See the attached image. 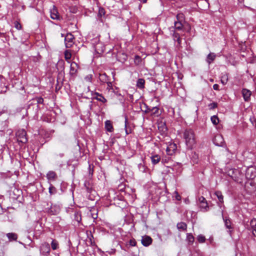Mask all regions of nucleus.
Instances as JSON below:
<instances>
[{"instance_id": "obj_1", "label": "nucleus", "mask_w": 256, "mask_h": 256, "mask_svg": "<svg viewBox=\"0 0 256 256\" xmlns=\"http://www.w3.org/2000/svg\"><path fill=\"white\" fill-rule=\"evenodd\" d=\"M184 138L185 140L186 144L187 147L192 149L193 146L196 144L195 135L192 129H186L184 132Z\"/></svg>"}, {"instance_id": "obj_2", "label": "nucleus", "mask_w": 256, "mask_h": 256, "mask_svg": "<svg viewBox=\"0 0 256 256\" xmlns=\"http://www.w3.org/2000/svg\"><path fill=\"white\" fill-rule=\"evenodd\" d=\"M16 138L19 144H23L28 142L26 133L24 130H19L16 132Z\"/></svg>"}, {"instance_id": "obj_3", "label": "nucleus", "mask_w": 256, "mask_h": 256, "mask_svg": "<svg viewBox=\"0 0 256 256\" xmlns=\"http://www.w3.org/2000/svg\"><path fill=\"white\" fill-rule=\"evenodd\" d=\"M199 206L203 212H208L209 210V206L206 198L201 196L198 198Z\"/></svg>"}, {"instance_id": "obj_4", "label": "nucleus", "mask_w": 256, "mask_h": 256, "mask_svg": "<svg viewBox=\"0 0 256 256\" xmlns=\"http://www.w3.org/2000/svg\"><path fill=\"white\" fill-rule=\"evenodd\" d=\"M50 18L54 20H60L61 17L58 12V10L55 6H53L52 8L50 10Z\"/></svg>"}, {"instance_id": "obj_5", "label": "nucleus", "mask_w": 256, "mask_h": 256, "mask_svg": "<svg viewBox=\"0 0 256 256\" xmlns=\"http://www.w3.org/2000/svg\"><path fill=\"white\" fill-rule=\"evenodd\" d=\"M46 177L48 184H52V182L56 180L58 178L56 173L52 170L48 171L46 174Z\"/></svg>"}, {"instance_id": "obj_6", "label": "nucleus", "mask_w": 256, "mask_h": 256, "mask_svg": "<svg viewBox=\"0 0 256 256\" xmlns=\"http://www.w3.org/2000/svg\"><path fill=\"white\" fill-rule=\"evenodd\" d=\"M74 36L71 34H68L65 36V44L66 48H71L73 44Z\"/></svg>"}, {"instance_id": "obj_7", "label": "nucleus", "mask_w": 256, "mask_h": 256, "mask_svg": "<svg viewBox=\"0 0 256 256\" xmlns=\"http://www.w3.org/2000/svg\"><path fill=\"white\" fill-rule=\"evenodd\" d=\"M223 220L224 222V225L226 228L228 229V232L230 236L232 235V232H233L234 228L232 226V222L229 218H224L222 216Z\"/></svg>"}, {"instance_id": "obj_8", "label": "nucleus", "mask_w": 256, "mask_h": 256, "mask_svg": "<svg viewBox=\"0 0 256 256\" xmlns=\"http://www.w3.org/2000/svg\"><path fill=\"white\" fill-rule=\"evenodd\" d=\"M91 94L92 96V98L96 99L99 102H102V103H106L107 102L106 100L102 95V94L93 91L91 92Z\"/></svg>"}, {"instance_id": "obj_9", "label": "nucleus", "mask_w": 256, "mask_h": 256, "mask_svg": "<svg viewBox=\"0 0 256 256\" xmlns=\"http://www.w3.org/2000/svg\"><path fill=\"white\" fill-rule=\"evenodd\" d=\"M152 239L148 236L145 235L142 238L141 242L144 246H148L152 244Z\"/></svg>"}, {"instance_id": "obj_10", "label": "nucleus", "mask_w": 256, "mask_h": 256, "mask_svg": "<svg viewBox=\"0 0 256 256\" xmlns=\"http://www.w3.org/2000/svg\"><path fill=\"white\" fill-rule=\"evenodd\" d=\"M177 149L176 144L174 143L170 144L166 148V151L168 155H172Z\"/></svg>"}, {"instance_id": "obj_11", "label": "nucleus", "mask_w": 256, "mask_h": 256, "mask_svg": "<svg viewBox=\"0 0 256 256\" xmlns=\"http://www.w3.org/2000/svg\"><path fill=\"white\" fill-rule=\"evenodd\" d=\"M242 93L244 100L246 102L249 101L250 100V96L252 95V92L248 89L243 88L242 90Z\"/></svg>"}, {"instance_id": "obj_12", "label": "nucleus", "mask_w": 256, "mask_h": 256, "mask_svg": "<svg viewBox=\"0 0 256 256\" xmlns=\"http://www.w3.org/2000/svg\"><path fill=\"white\" fill-rule=\"evenodd\" d=\"M50 250V245L48 243H44L42 244L41 251L44 256H47L49 254Z\"/></svg>"}, {"instance_id": "obj_13", "label": "nucleus", "mask_w": 256, "mask_h": 256, "mask_svg": "<svg viewBox=\"0 0 256 256\" xmlns=\"http://www.w3.org/2000/svg\"><path fill=\"white\" fill-rule=\"evenodd\" d=\"M213 142L216 146H222L224 139L221 135H217L214 138Z\"/></svg>"}, {"instance_id": "obj_14", "label": "nucleus", "mask_w": 256, "mask_h": 256, "mask_svg": "<svg viewBox=\"0 0 256 256\" xmlns=\"http://www.w3.org/2000/svg\"><path fill=\"white\" fill-rule=\"evenodd\" d=\"M170 29L184 32V26L182 22H174V27L170 28Z\"/></svg>"}, {"instance_id": "obj_15", "label": "nucleus", "mask_w": 256, "mask_h": 256, "mask_svg": "<svg viewBox=\"0 0 256 256\" xmlns=\"http://www.w3.org/2000/svg\"><path fill=\"white\" fill-rule=\"evenodd\" d=\"M78 65L76 62H72L70 64V75L73 76L77 72Z\"/></svg>"}, {"instance_id": "obj_16", "label": "nucleus", "mask_w": 256, "mask_h": 256, "mask_svg": "<svg viewBox=\"0 0 256 256\" xmlns=\"http://www.w3.org/2000/svg\"><path fill=\"white\" fill-rule=\"evenodd\" d=\"M6 236L10 242L16 241L18 238V234L14 232L8 233Z\"/></svg>"}, {"instance_id": "obj_17", "label": "nucleus", "mask_w": 256, "mask_h": 256, "mask_svg": "<svg viewBox=\"0 0 256 256\" xmlns=\"http://www.w3.org/2000/svg\"><path fill=\"white\" fill-rule=\"evenodd\" d=\"M152 162L153 164H158L160 160V156L158 154H153L150 156Z\"/></svg>"}, {"instance_id": "obj_18", "label": "nucleus", "mask_w": 256, "mask_h": 256, "mask_svg": "<svg viewBox=\"0 0 256 256\" xmlns=\"http://www.w3.org/2000/svg\"><path fill=\"white\" fill-rule=\"evenodd\" d=\"M216 58V55L214 53H210L206 57V61L208 64L213 62Z\"/></svg>"}, {"instance_id": "obj_19", "label": "nucleus", "mask_w": 256, "mask_h": 256, "mask_svg": "<svg viewBox=\"0 0 256 256\" xmlns=\"http://www.w3.org/2000/svg\"><path fill=\"white\" fill-rule=\"evenodd\" d=\"M105 128L108 132H112L113 131L114 128L110 120H107L106 121Z\"/></svg>"}, {"instance_id": "obj_20", "label": "nucleus", "mask_w": 256, "mask_h": 256, "mask_svg": "<svg viewBox=\"0 0 256 256\" xmlns=\"http://www.w3.org/2000/svg\"><path fill=\"white\" fill-rule=\"evenodd\" d=\"M46 210L47 212L50 214H56L58 212L57 210H56L55 206H50V208H46Z\"/></svg>"}, {"instance_id": "obj_21", "label": "nucleus", "mask_w": 256, "mask_h": 256, "mask_svg": "<svg viewBox=\"0 0 256 256\" xmlns=\"http://www.w3.org/2000/svg\"><path fill=\"white\" fill-rule=\"evenodd\" d=\"M144 84H145V80L143 78H138L137 83H136V86L138 88L142 89L144 88Z\"/></svg>"}, {"instance_id": "obj_22", "label": "nucleus", "mask_w": 256, "mask_h": 256, "mask_svg": "<svg viewBox=\"0 0 256 256\" xmlns=\"http://www.w3.org/2000/svg\"><path fill=\"white\" fill-rule=\"evenodd\" d=\"M177 228L180 230H186L187 228V225L185 222H180L177 224Z\"/></svg>"}, {"instance_id": "obj_23", "label": "nucleus", "mask_w": 256, "mask_h": 256, "mask_svg": "<svg viewBox=\"0 0 256 256\" xmlns=\"http://www.w3.org/2000/svg\"><path fill=\"white\" fill-rule=\"evenodd\" d=\"M170 32L172 36L173 39L174 40H176V38H178V37L182 35L180 34L176 30L174 29H170Z\"/></svg>"}, {"instance_id": "obj_24", "label": "nucleus", "mask_w": 256, "mask_h": 256, "mask_svg": "<svg viewBox=\"0 0 256 256\" xmlns=\"http://www.w3.org/2000/svg\"><path fill=\"white\" fill-rule=\"evenodd\" d=\"M214 194L217 196L219 202L220 203L224 202V196L222 194V193L220 191H216L214 193Z\"/></svg>"}, {"instance_id": "obj_25", "label": "nucleus", "mask_w": 256, "mask_h": 256, "mask_svg": "<svg viewBox=\"0 0 256 256\" xmlns=\"http://www.w3.org/2000/svg\"><path fill=\"white\" fill-rule=\"evenodd\" d=\"M176 22H184V16L182 13H178L177 14L176 16Z\"/></svg>"}, {"instance_id": "obj_26", "label": "nucleus", "mask_w": 256, "mask_h": 256, "mask_svg": "<svg viewBox=\"0 0 256 256\" xmlns=\"http://www.w3.org/2000/svg\"><path fill=\"white\" fill-rule=\"evenodd\" d=\"M186 240L189 244H192L194 242V238L192 234L188 233L186 235Z\"/></svg>"}, {"instance_id": "obj_27", "label": "nucleus", "mask_w": 256, "mask_h": 256, "mask_svg": "<svg viewBox=\"0 0 256 256\" xmlns=\"http://www.w3.org/2000/svg\"><path fill=\"white\" fill-rule=\"evenodd\" d=\"M49 184L48 192L50 194V195L56 194L57 192L56 188L52 184Z\"/></svg>"}, {"instance_id": "obj_28", "label": "nucleus", "mask_w": 256, "mask_h": 256, "mask_svg": "<svg viewBox=\"0 0 256 256\" xmlns=\"http://www.w3.org/2000/svg\"><path fill=\"white\" fill-rule=\"evenodd\" d=\"M8 124H9V122L8 119L6 120H4V122H2L1 124H2L1 130L4 131L6 129L8 128Z\"/></svg>"}, {"instance_id": "obj_29", "label": "nucleus", "mask_w": 256, "mask_h": 256, "mask_svg": "<svg viewBox=\"0 0 256 256\" xmlns=\"http://www.w3.org/2000/svg\"><path fill=\"white\" fill-rule=\"evenodd\" d=\"M99 79L102 82H106L108 80L107 76L106 74H100Z\"/></svg>"}, {"instance_id": "obj_30", "label": "nucleus", "mask_w": 256, "mask_h": 256, "mask_svg": "<svg viewBox=\"0 0 256 256\" xmlns=\"http://www.w3.org/2000/svg\"><path fill=\"white\" fill-rule=\"evenodd\" d=\"M221 82L224 84H226L228 82V76L227 74L222 75L220 79Z\"/></svg>"}, {"instance_id": "obj_31", "label": "nucleus", "mask_w": 256, "mask_h": 256, "mask_svg": "<svg viewBox=\"0 0 256 256\" xmlns=\"http://www.w3.org/2000/svg\"><path fill=\"white\" fill-rule=\"evenodd\" d=\"M138 170L142 172H146L148 168L143 164H140L138 166Z\"/></svg>"}, {"instance_id": "obj_32", "label": "nucleus", "mask_w": 256, "mask_h": 256, "mask_svg": "<svg viewBox=\"0 0 256 256\" xmlns=\"http://www.w3.org/2000/svg\"><path fill=\"white\" fill-rule=\"evenodd\" d=\"M84 186L88 192H91L92 187L91 186V184L88 182H85L84 183Z\"/></svg>"}, {"instance_id": "obj_33", "label": "nucleus", "mask_w": 256, "mask_h": 256, "mask_svg": "<svg viewBox=\"0 0 256 256\" xmlns=\"http://www.w3.org/2000/svg\"><path fill=\"white\" fill-rule=\"evenodd\" d=\"M151 115H156L158 116L159 108L157 106L152 107L151 108Z\"/></svg>"}, {"instance_id": "obj_34", "label": "nucleus", "mask_w": 256, "mask_h": 256, "mask_svg": "<svg viewBox=\"0 0 256 256\" xmlns=\"http://www.w3.org/2000/svg\"><path fill=\"white\" fill-rule=\"evenodd\" d=\"M51 246L53 250H56L58 248V243L56 240H53L51 243Z\"/></svg>"}, {"instance_id": "obj_35", "label": "nucleus", "mask_w": 256, "mask_h": 256, "mask_svg": "<svg viewBox=\"0 0 256 256\" xmlns=\"http://www.w3.org/2000/svg\"><path fill=\"white\" fill-rule=\"evenodd\" d=\"M250 225L251 228L252 229V230L256 232V218H253L251 220V221L250 222Z\"/></svg>"}, {"instance_id": "obj_36", "label": "nucleus", "mask_w": 256, "mask_h": 256, "mask_svg": "<svg viewBox=\"0 0 256 256\" xmlns=\"http://www.w3.org/2000/svg\"><path fill=\"white\" fill-rule=\"evenodd\" d=\"M141 62H142L141 58L138 55L135 56L134 58V62L135 64L138 65L140 64V63Z\"/></svg>"}, {"instance_id": "obj_37", "label": "nucleus", "mask_w": 256, "mask_h": 256, "mask_svg": "<svg viewBox=\"0 0 256 256\" xmlns=\"http://www.w3.org/2000/svg\"><path fill=\"white\" fill-rule=\"evenodd\" d=\"M36 109L38 108V104H42L44 102V99L42 97H38L36 98Z\"/></svg>"}, {"instance_id": "obj_38", "label": "nucleus", "mask_w": 256, "mask_h": 256, "mask_svg": "<svg viewBox=\"0 0 256 256\" xmlns=\"http://www.w3.org/2000/svg\"><path fill=\"white\" fill-rule=\"evenodd\" d=\"M211 120L212 124L214 125H216L219 122L218 118L216 116H212L211 117Z\"/></svg>"}, {"instance_id": "obj_39", "label": "nucleus", "mask_w": 256, "mask_h": 256, "mask_svg": "<svg viewBox=\"0 0 256 256\" xmlns=\"http://www.w3.org/2000/svg\"><path fill=\"white\" fill-rule=\"evenodd\" d=\"M198 241L200 243L204 242L206 241L205 236L202 234H199L197 237Z\"/></svg>"}, {"instance_id": "obj_40", "label": "nucleus", "mask_w": 256, "mask_h": 256, "mask_svg": "<svg viewBox=\"0 0 256 256\" xmlns=\"http://www.w3.org/2000/svg\"><path fill=\"white\" fill-rule=\"evenodd\" d=\"M72 57L71 53L68 50H66L64 52V58L66 60H68L70 59Z\"/></svg>"}, {"instance_id": "obj_41", "label": "nucleus", "mask_w": 256, "mask_h": 256, "mask_svg": "<svg viewBox=\"0 0 256 256\" xmlns=\"http://www.w3.org/2000/svg\"><path fill=\"white\" fill-rule=\"evenodd\" d=\"M74 220L78 222L81 220V214L80 212L74 214Z\"/></svg>"}, {"instance_id": "obj_42", "label": "nucleus", "mask_w": 256, "mask_h": 256, "mask_svg": "<svg viewBox=\"0 0 256 256\" xmlns=\"http://www.w3.org/2000/svg\"><path fill=\"white\" fill-rule=\"evenodd\" d=\"M104 14H105L104 9L102 8H100L99 10H98V16L100 17H102V16H104Z\"/></svg>"}, {"instance_id": "obj_43", "label": "nucleus", "mask_w": 256, "mask_h": 256, "mask_svg": "<svg viewBox=\"0 0 256 256\" xmlns=\"http://www.w3.org/2000/svg\"><path fill=\"white\" fill-rule=\"evenodd\" d=\"M208 106L210 108V109L213 110V109H214L216 108H217L218 104L216 102H214L210 103L208 105Z\"/></svg>"}, {"instance_id": "obj_44", "label": "nucleus", "mask_w": 256, "mask_h": 256, "mask_svg": "<svg viewBox=\"0 0 256 256\" xmlns=\"http://www.w3.org/2000/svg\"><path fill=\"white\" fill-rule=\"evenodd\" d=\"M127 122H128V120L126 118V120H125V130H126V135H128L129 134L131 133V130L130 129L128 130L127 128H126V124H127Z\"/></svg>"}, {"instance_id": "obj_45", "label": "nucleus", "mask_w": 256, "mask_h": 256, "mask_svg": "<svg viewBox=\"0 0 256 256\" xmlns=\"http://www.w3.org/2000/svg\"><path fill=\"white\" fill-rule=\"evenodd\" d=\"M92 211H96L94 208L93 209V210H90L91 212V216L92 218L96 219L98 218V214L97 213H92Z\"/></svg>"}, {"instance_id": "obj_46", "label": "nucleus", "mask_w": 256, "mask_h": 256, "mask_svg": "<svg viewBox=\"0 0 256 256\" xmlns=\"http://www.w3.org/2000/svg\"><path fill=\"white\" fill-rule=\"evenodd\" d=\"M14 26L17 30H20L22 28L21 24L17 21L14 22Z\"/></svg>"}, {"instance_id": "obj_47", "label": "nucleus", "mask_w": 256, "mask_h": 256, "mask_svg": "<svg viewBox=\"0 0 256 256\" xmlns=\"http://www.w3.org/2000/svg\"><path fill=\"white\" fill-rule=\"evenodd\" d=\"M129 244L131 246H134L136 244V242L134 239L130 240Z\"/></svg>"}, {"instance_id": "obj_48", "label": "nucleus", "mask_w": 256, "mask_h": 256, "mask_svg": "<svg viewBox=\"0 0 256 256\" xmlns=\"http://www.w3.org/2000/svg\"><path fill=\"white\" fill-rule=\"evenodd\" d=\"M174 41L177 42V46H180L182 42L180 36L178 37V38H176V40Z\"/></svg>"}, {"instance_id": "obj_49", "label": "nucleus", "mask_w": 256, "mask_h": 256, "mask_svg": "<svg viewBox=\"0 0 256 256\" xmlns=\"http://www.w3.org/2000/svg\"><path fill=\"white\" fill-rule=\"evenodd\" d=\"M175 198L178 200H180L181 196L177 192H175Z\"/></svg>"}, {"instance_id": "obj_50", "label": "nucleus", "mask_w": 256, "mask_h": 256, "mask_svg": "<svg viewBox=\"0 0 256 256\" xmlns=\"http://www.w3.org/2000/svg\"><path fill=\"white\" fill-rule=\"evenodd\" d=\"M160 128H162V130L164 132L167 130L166 127L164 124H162L161 126H158V128L160 129Z\"/></svg>"}, {"instance_id": "obj_51", "label": "nucleus", "mask_w": 256, "mask_h": 256, "mask_svg": "<svg viewBox=\"0 0 256 256\" xmlns=\"http://www.w3.org/2000/svg\"><path fill=\"white\" fill-rule=\"evenodd\" d=\"M92 74L88 75V76H86L85 77V80L86 81L91 82V80H92Z\"/></svg>"}, {"instance_id": "obj_52", "label": "nucleus", "mask_w": 256, "mask_h": 256, "mask_svg": "<svg viewBox=\"0 0 256 256\" xmlns=\"http://www.w3.org/2000/svg\"><path fill=\"white\" fill-rule=\"evenodd\" d=\"M151 108H152L150 107H148V106H146V110H145L144 112L146 113H149V112H151Z\"/></svg>"}, {"instance_id": "obj_53", "label": "nucleus", "mask_w": 256, "mask_h": 256, "mask_svg": "<svg viewBox=\"0 0 256 256\" xmlns=\"http://www.w3.org/2000/svg\"><path fill=\"white\" fill-rule=\"evenodd\" d=\"M213 88L214 90H219V86L218 84H214V86H213Z\"/></svg>"}, {"instance_id": "obj_54", "label": "nucleus", "mask_w": 256, "mask_h": 256, "mask_svg": "<svg viewBox=\"0 0 256 256\" xmlns=\"http://www.w3.org/2000/svg\"><path fill=\"white\" fill-rule=\"evenodd\" d=\"M108 84V86L110 88H112L111 87L112 86V83L110 82H107Z\"/></svg>"}, {"instance_id": "obj_55", "label": "nucleus", "mask_w": 256, "mask_h": 256, "mask_svg": "<svg viewBox=\"0 0 256 256\" xmlns=\"http://www.w3.org/2000/svg\"><path fill=\"white\" fill-rule=\"evenodd\" d=\"M178 166V168H180V170H180V168H181V167H182V164H177Z\"/></svg>"}, {"instance_id": "obj_56", "label": "nucleus", "mask_w": 256, "mask_h": 256, "mask_svg": "<svg viewBox=\"0 0 256 256\" xmlns=\"http://www.w3.org/2000/svg\"><path fill=\"white\" fill-rule=\"evenodd\" d=\"M141 2H142V3H146L147 2V0H140Z\"/></svg>"}, {"instance_id": "obj_57", "label": "nucleus", "mask_w": 256, "mask_h": 256, "mask_svg": "<svg viewBox=\"0 0 256 256\" xmlns=\"http://www.w3.org/2000/svg\"><path fill=\"white\" fill-rule=\"evenodd\" d=\"M4 36V33L0 32V37Z\"/></svg>"}, {"instance_id": "obj_58", "label": "nucleus", "mask_w": 256, "mask_h": 256, "mask_svg": "<svg viewBox=\"0 0 256 256\" xmlns=\"http://www.w3.org/2000/svg\"><path fill=\"white\" fill-rule=\"evenodd\" d=\"M2 78H4V76L0 75V80H2Z\"/></svg>"}, {"instance_id": "obj_59", "label": "nucleus", "mask_w": 256, "mask_h": 256, "mask_svg": "<svg viewBox=\"0 0 256 256\" xmlns=\"http://www.w3.org/2000/svg\"><path fill=\"white\" fill-rule=\"evenodd\" d=\"M4 110H2V112H0V116L2 115V114H4Z\"/></svg>"}, {"instance_id": "obj_60", "label": "nucleus", "mask_w": 256, "mask_h": 256, "mask_svg": "<svg viewBox=\"0 0 256 256\" xmlns=\"http://www.w3.org/2000/svg\"><path fill=\"white\" fill-rule=\"evenodd\" d=\"M142 5H141V4H140V5H139V6H138V8H139V10H140V8H142Z\"/></svg>"}, {"instance_id": "obj_61", "label": "nucleus", "mask_w": 256, "mask_h": 256, "mask_svg": "<svg viewBox=\"0 0 256 256\" xmlns=\"http://www.w3.org/2000/svg\"><path fill=\"white\" fill-rule=\"evenodd\" d=\"M248 9L252 10V8H249V7H247Z\"/></svg>"}, {"instance_id": "obj_62", "label": "nucleus", "mask_w": 256, "mask_h": 256, "mask_svg": "<svg viewBox=\"0 0 256 256\" xmlns=\"http://www.w3.org/2000/svg\"><path fill=\"white\" fill-rule=\"evenodd\" d=\"M6 90L4 91V92H6L7 90V86L5 87Z\"/></svg>"}, {"instance_id": "obj_63", "label": "nucleus", "mask_w": 256, "mask_h": 256, "mask_svg": "<svg viewBox=\"0 0 256 256\" xmlns=\"http://www.w3.org/2000/svg\"><path fill=\"white\" fill-rule=\"evenodd\" d=\"M254 124H255V126L256 127V120L254 121Z\"/></svg>"}, {"instance_id": "obj_64", "label": "nucleus", "mask_w": 256, "mask_h": 256, "mask_svg": "<svg viewBox=\"0 0 256 256\" xmlns=\"http://www.w3.org/2000/svg\"><path fill=\"white\" fill-rule=\"evenodd\" d=\"M60 156H63V154H60Z\"/></svg>"}]
</instances>
